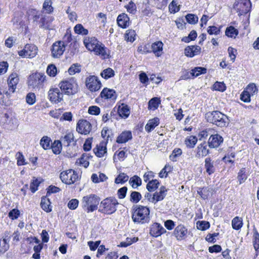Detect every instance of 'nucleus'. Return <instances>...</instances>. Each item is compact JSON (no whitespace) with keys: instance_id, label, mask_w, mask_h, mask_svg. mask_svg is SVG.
Masks as SVG:
<instances>
[{"instance_id":"2","label":"nucleus","mask_w":259,"mask_h":259,"mask_svg":"<svg viewBox=\"0 0 259 259\" xmlns=\"http://www.w3.org/2000/svg\"><path fill=\"white\" fill-rule=\"evenodd\" d=\"M206 120L218 126H226L229 122L228 116L219 111L208 112L205 114Z\"/></svg>"},{"instance_id":"62","label":"nucleus","mask_w":259,"mask_h":259,"mask_svg":"<svg viewBox=\"0 0 259 259\" xmlns=\"http://www.w3.org/2000/svg\"><path fill=\"white\" fill-rule=\"evenodd\" d=\"M17 164L18 165H24L26 164L25 162V158L21 152H18L17 153Z\"/></svg>"},{"instance_id":"1","label":"nucleus","mask_w":259,"mask_h":259,"mask_svg":"<svg viewBox=\"0 0 259 259\" xmlns=\"http://www.w3.org/2000/svg\"><path fill=\"white\" fill-rule=\"evenodd\" d=\"M132 220L135 223L143 224L150 221V210L148 207L142 205H136L133 208Z\"/></svg>"},{"instance_id":"39","label":"nucleus","mask_w":259,"mask_h":259,"mask_svg":"<svg viewBox=\"0 0 259 259\" xmlns=\"http://www.w3.org/2000/svg\"><path fill=\"white\" fill-rule=\"evenodd\" d=\"M242 225V220L238 217H235L232 221V228L235 230H238L240 229Z\"/></svg>"},{"instance_id":"49","label":"nucleus","mask_w":259,"mask_h":259,"mask_svg":"<svg viewBox=\"0 0 259 259\" xmlns=\"http://www.w3.org/2000/svg\"><path fill=\"white\" fill-rule=\"evenodd\" d=\"M57 69L56 66L54 64L49 65L47 69V74L52 77H54L57 74Z\"/></svg>"},{"instance_id":"61","label":"nucleus","mask_w":259,"mask_h":259,"mask_svg":"<svg viewBox=\"0 0 259 259\" xmlns=\"http://www.w3.org/2000/svg\"><path fill=\"white\" fill-rule=\"evenodd\" d=\"M40 184V182L37 179L33 180L30 183V189L32 193H34L37 190V188Z\"/></svg>"},{"instance_id":"44","label":"nucleus","mask_w":259,"mask_h":259,"mask_svg":"<svg viewBox=\"0 0 259 259\" xmlns=\"http://www.w3.org/2000/svg\"><path fill=\"white\" fill-rule=\"evenodd\" d=\"M101 76L106 79H107L109 78H111L114 75V71L113 70L110 68H108L107 69H104L101 73Z\"/></svg>"},{"instance_id":"36","label":"nucleus","mask_w":259,"mask_h":259,"mask_svg":"<svg viewBox=\"0 0 259 259\" xmlns=\"http://www.w3.org/2000/svg\"><path fill=\"white\" fill-rule=\"evenodd\" d=\"M129 183L134 189H136L141 185L142 180L139 177L135 175L130 178Z\"/></svg>"},{"instance_id":"31","label":"nucleus","mask_w":259,"mask_h":259,"mask_svg":"<svg viewBox=\"0 0 259 259\" xmlns=\"http://www.w3.org/2000/svg\"><path fill=\"white\" fill-rule=\"evenodd\" d=\"M159 120L157 117L149 120L145 125V130L148 133L150 132L159 124Z\"/></svg>"},{"instance_id":"47","label":"nucleus","mask_w":259,"mask_h":259,"mask_svg":"<svg viewBox=\"0 0 259 259\" xmlns=\"http://www.w3.org/2000/svg\"><path fill=\"white\" fill-rule=\"evenodd\" d=\"M128 176L124 173H120L115 179V183L116 184H123L127 182L128 180Z\"/></svg>"},{"instance_id":"12","label":"nucleus","mask_w":259,"mask_h":259,"mask_svg":"<svg viewBox=\"0 0 259 259\" xmlns=\"http://www.w3.org/2000/svg\"><path fill=\"white\" fill-rule=\"evenodd\" d=\"M91 123L85 119L79 120L76 126V131L81 134L88 135L92 130Z\"/></svg>"},{"instance_id":"40","label":"nucleus","mask_w":259,"mask_h":259,"mask_svg":"<svg viewBox=\"0 0 259 259\" xmlns=\"http://www.w3.org/2000/svg\"><path fill=\"white\" fill-rule=\"evenodd\" d=\"M51 139L48 136H44L40 141V145L45 150L49 149L50 148V143Z\"/></svg>"},{"instance_id":"13","label":"nucleus","mask_w":259,"mask_h":259,"mask_svg":"<svg viewBox=\"0 0 259 259\" xmlns=\"http://www.w3.org/2000/svg\"><path fill=\"white\" fill-rule=\"evenodd\" d=\"M60 88L51 89L48 92V97L52 102L58 103L63 100V95Z\"/></svg>"},{"instance_id":"19","label":"nucleus","mask_w":259,"mask_h":259,"mask_svg":"<svg viewBox=\"0 0 259 259\" xmlns=\"http://www.w3.org/2000/svg\"><path fill=\"white\" fill-rule=\"evenodd\" d=\"M207 145L206 142H203L199 144L196 148V153L195 157L201 158L206 156L209 153V151L207 149Z\"/></svg>"},{"instance_id":"33","label":"nucleus","mask_w":259,"mask_h":259,"mask_svg":"<svg viewBox=\"0 0 259 259\" xmlns=\"http://www.w3.org/2000/svg\"><path fill=\"white\" fill-rule=\"evenodd\" d=\"M61 143L65 146H69L74 141V135L72 133H68L61 138Z\"/></svg>"},{"instance_id":"28","label":"nucleus","mask_w":259,"mask_h":259,"mask_svg":"<svg viewBox=\"0 0 259 259\" xmlns=\"http://www.w3.org/2000/svg\"><path fill=\"white\" fill-rule=\"evenodd\" d=\"M118 113L122 118H127L130 114V107L125 104H122L118 107Z\"/></svg>"},{"instance_id":"9","label":"nucleus","mask_w":259,"mask_h":259,"mask_svg":"<svg viewBox=\"0 0 259 259\" xmlns=\"http://www.w3.org/2000/svg\"><path fill=\"white\" fill-rule=\"evenodd\" d=\"M37 53V48L32 44H27L24 48L18 52L20 56L23 58H33Z\"/></svg>"},{"instance_id":"16","label":"nucleus","mask_w":259,"mask_h":259,"mask_svg":"<svg viewBox=\"0 0 259 259\" xmlns=\"http://www.w3.org/2000/svg\"><path fill=\"white\" fill-rule=\"evenodd\" d=\"M167 191V190L164 186H161L159 192H156L154 193L151 202L155 204L157 202L162 200L166 196Z\"/></svg>"},{"instance_id":"35","label":"nucleus","mask_w":259,"mask_h":259,"mask_svg":"<svg viewBox=\"0 0 259 259\" xmlns=\"http://www.w3.org/2000/svg\"><path fill=\"white\" fill-rule=\"evenodd\" d=\"M106 50V48L104 45L99 42L98 45H97V47H95L92 51H94L96 55H101L102 56L105 57L107 55Z\"/></svg>"},{"instance_id":"37","label":"nucleus","mask_w":259,"mask_h":259,"mask_svg":"<svg viewBox=\"0 0 259 259\" xmlns=\"http://www.w3.org/2000/svg\"><path fill=\"white\" fill-rule=\"evenodd\" d=\"M238 30L234 27L230 26L228 27L225 31L226 35L229 37L235 38L238 34Z\"/></svg>"},{"instance_id":"21","label":"nucleus","mask_w":259,"mask_h":259,"mask_svg":"<svg viewBox=\"0 0 259 259\" xmlns=\"http://www.w3.org/2000/svg\"><path fill=\"white\" fill-rule=\"evenodd\" d=\"M201 48L198 46L187 47L184 50L185 55L189 57H193L200 53Z\"/></svg>"},{"instance_id":"51","label":"nucleus","mask_w":259,"mask_h":259,"mask_svg":"<svg viewBox=\"0 0 259 259\" xmlns=\"http://www.w3.org/2000/svg\"><path fill=\"white\" fill-rule=\"evenodd\" d=\"M159 103V101L157 98H153L149 101V108L150 109H157L158 107Z\"/></svg>"},{"instance_id":"60","label":"nucleus","mask_w":259,"mask_h":259,"mask_svg":"<svg viewBox=\"0 0 259 259\" xmlns=\"http://www.w3.org/2000/svg\"><path fill=\"white\" fill-rule=\"evenodd\" d=\"M88 112L90 114L97 115L100 113V109L97 106H92L89 108Z\"/></svg>"},{"instance_id":"14","label":"nucleus","mask_w":259,"mask_h":259,"mask_svg":"<svg viewBox=\"0 0 259 259\" xmlns=\"http://www.w3.org/2000/svg\"><path fill=\"white\" fill-rule=\"evenodd\" d=\"M166 232V230L160 224L155 223L150 226L149 234L152 237H157Z\"/></svg>"},{"instance_id":"38","label":"nucleus","mask_w":259,"mask_h":259,"mask_svg":"<svg viewBox=\"0 0 259 259\" xmlns=\"http://www.w3.org/2000/svg\"><path fill=\"white\" fill-rule=\"evenodd\" d=\"M159 185V182L157 180H152L149 181L147 184L146 188L149 192H153L158 188Z\"/></svg>"},{"instance_id":"11","label":"nucleus","mask_w":259,"mask_h":259,"mask_svg":"<svg viewBox=\"0 0 259 259\" xmlns=\"http://www.w3.org/2000/svg\"><path fill=\"white\" fill-rule=\"evenodd\" d=\"M66 45L64 41H57L53 44L51 48L52 55L54 58H59L63 54Z\"/></svg>"},{"instance_id":"25","label":"nucleus","mask_w":259,"mask_h":259,"mask_svg":"<svg viewBox=\"0 0 259 259\" xmlns=\"http://www.w3.org/2000/svg\"><path fill=\"white\" fill-rule=\"evenodd\" d=\"M132 139V134L131 131L122 132L117 138L116 142L118 143H125Z\"/></svg>"},{"instance_id":"42","label":"nucleus","mask_w":259,"mask_h":259,"mask_svg":"<svg viewBox=\"0 0 259 259\" xmlns=\"http://www.w3.org/2000/svg\"><path fill=\"white\" fill-rule=\"evenodd\" d=\"M206 70L204 67H197L191 70V74L192 76L197 77L200 74L206 73Z\"/></svg>"},{"instance_id":"43","label":"nucleus","mask_w":259,"mask_h":259,"mask_svg":"<svg viewBox=\"0 0 259 259\" xmlns=\"http://www.w3.org/2000/svg\"><path fill=\"white\" fill-rule=\"evenodd\" d=\"M247 178V175L246 174L245 168H241L238 173L237 179L239 184L244 183Z\"/></svg>"},{"instance_id":"22","label":"nucleus","mask_w":259,"mask_h":259,"mask_svg":"<svg viewBox=\"0 0 259 259\" xmlns=\"http://www.w3.org/2000/svg\"><path fill=\"white\" fill-rule=\"evenodd\" d=\"M99 41L95 37H86L83 40V44L87 49L92 51L95 47H97Z\"/></svg>"},{"instance_id":"64","label":"nucleus","mask_w":259,"mask_h":259,"mask_svg":"<svg viewBox=\"0 0 259 259\" xmlns=\"http://www.w3.org/2000/svg\"><path fill=\"white\" fill-rule=\"evenodd\" d=\"M253 237H254V241H253L254 247L256 250H257L258 248H259V234L256 231H255L254 232Z\"/></svg>"},{"instance_id":"29","label":"nucleus","mask_w":259,"mask_h":259,"mask_svg":"<svg viewBox=\"0 0 259 259\" xmlns=\"http://www.w3.org/2000/svg\"><path fill=\"white\" fill-rule=\"evenodd\" d=\"M163 44L160 41H156L151 45L152 52L157 57H159L162 54V48Z\"/></svg>"},{"instance_id":"46","label":"nucleus","mask_w":259,"mask_h":259,"mask_svg":"<svg viewBox=\"0 0 259 259\" xmlns=\"http://www.w3.org/2000/svg\"><path fill=\"white\" fill-rule=\"evenodd\" d=\"M74 30L76 34L81 35H87L89 32L88 29L84 28L81 24L76 25L74 28Z\"/></svg>"},{"instance_id":"18","label":"nucleus","mask_w":259,"mask_h":259,"mask_svg":"<svg viewBox=\"0 0 259 259\" xmlns=\"http://www.w3.org/2000/svg\"><path fill=\"white\" fill-rule=\"evenodd\" d=\"M54 20V18L50 16H42L40 18L39 27L45 29L50 30L51 29L52 23Z\"/></svg>"},{"instance_id":"53","label":"nucleus","mask_w":259,"mask_h":259,"mask_svg":"<svg viewBox=\"0 0 259 259\" xmlns=\"http://www.w3.org/2000/svg\"><path fill=\"white\" fill-rule=\"evenodd\" d=\"M245 90L247 93L252 96L257 93V89L254 84L252 83L249 84Z\"/></svg>"},{"instance_id":"26","label":"nucleus","mask_w":259,"mask_h":259,"mask_svg":"<svg viewBox=\"0 0 259 259\" xmlns=\"http://www.w3.org/2000/svg\"><path fill=\"white\" fill-rule=\"evenodd\" d=\"M47 197L46 195L41 198L40 206L44 211L50 212L52 210V206L51 205V202L50 199Z\"/></svg>"},{"instance_id":"24","label":"nucleus","mask_w":259,"mask_h":259,"mask_svg":"<svg viewBox=\"0 0 259 259\" xmlns=\"http://www.w3.org/2000/svg\"><path fill=\"white\" fill-rule=\"evenodd\" d=\"M95 155L98 157H102L107 153L106 144L104 142H101L93 149Z\"/></svg>"},{"instance_id":"6","label":"nucleus","mask_w":259,"mask_h":259,"mask_svg":"<svg viewBox=\"0 0 259 259\" xmlns=\"http://www.w3.org/2000/svg\"><path fill=\"white\" fill-rule=\"evenodd\" d=\"M251 4L250 0H239L234 5V9L238 13V16H242L249 13L251 10Z\"/></svg>"},{"instance_id":"55","label":"nucleus","mask_w":259,"mask_h":259,"mask_svg":"<svg viewBox=\"0 0 259 259\" xmlns=\"http://www.w3.org/2000/svg\"><path fill=\"white\" fill-rule=\"evenodd\" d=\"M135 31L133 30H128L125 34V38L129 41L133 42L135 40Z\"/></svg>"},{"instance_id":"32","label":"nucleus","mask_w":259,"mask_h":259,"mask_svg":"<svg viewBox=\"0 0 259 259\" xmlns=\"http://www.w3.org/2000/svg\"><path fill=\"white\" fill-rule=\"evenodd\" d=\"M50 148L55 154H59L62 148V144L60 140H55Z\"/></svg>"},{"instance_id":"50","label":"nucleus","mask_w":259,"mask_h":259,"mask_svg":"<svg viewBox=\"0 0 259 259\" xmlns=\"http://www.w3.org/2000/svg\"><path fill=\"white\" fill-rule=\"evenodd\" d=\"M186 19L188 23L192 24H195L197 23L198 18L194 14H189L186 16Z\"/></svg>"},{"instance_id":"56","label":"nucleus","mask_w":259,"mask_h":259,"mask_svg":"<svg viewBox=\"0 0 259 259\" xmlns=\"http://www.w3.org/2000/svg\"><path fill=\"white\" fill-rule=\"evenodd\" d=\"M9 248V242L4 240H0V252L5 253Z\"/></svg>"},{"instance_id":"5","label":"nucleus","mask_w":259,"mask_h":259,"mask_svg":"<svg viewBox=\"0 0 259 259\" xmlns=\"http://www.w3.org/2000/svg\"><path fill=\"white\" fill-rule=\"evenodd\" d=\"M59 85L61 91L68 95H74L78 92V84L74 78L63 80Z\"/></svg>"},{"instance_id":"27","label":"nucleus","mask_w":259,"mask_h":259,"mask_svg":"<svg viewBox=\"0 0 259 259\" xmlns=\"http://www.w3.org/2000/svg\"><path fill=\"white\" fill-rule=\"evenodd\" d=\"M204 166L206 172L210 175L215 172L214 162L211 160L210 157H207L205 159Z\"/></svg>"},{"instance_id":"41","label":"nucleus","mask_w":259,"mask_h":259,"mask_svg":"<svg viewBox=\"0 0 259 259\" xmlns=\"http://www.w3.org/2000/svg\"><path fill=\"white\" fill-rule=\"evenodd\" d=\"M197 142V138L195 136H190L185 140V144L188 148H193Z\"/></svg>"},{"instance_id":"48","label":"nucleus","mask_w":259,"mask_h":259,"mask_svg":"<svg viewBox=\"0 0 259 259\" xmlns=\"http://www.w3.org/2000/svg\"><path fill=\"white\" fill-rule=\"evenodd\" d=\"M197 228L200 230H205L208 229L210 227V224L207 221H198L196 223Z\"/></svg>"},{"instance_id":"57","label":"nucleus","mask_w":259,"mask_h":259,"mask_svg":"<svg viewBox=\"0 0 259 259\" xmlns=\"http://www.w3.org/2000/svg\"><path fill=\"white\" fill-rule=\"evenodd\" d=\"M26 101L29 105H33L36 101V97L34 93H29L26 97Z\"/></svg>"},{"instance_id":"34","label":"nucleus","mask_w":259,"mask_h":259,"mask_svg":"<svg viewBox=\"0 0 259 259\" xmlns=\"http://www.w3.org/2000/svg\"><path fill=\"white\" fill-rule=\"evenodd\" d=\"M197 192L201 198L204 200L207 199L209 195L210 189L208 187H198L197 188Z\"/></svg>"},{"instance_id":"15","label":"nucleus","mask_w":259,"mask_h":259,"mask_svg":"<svg viewBox=\"0 0 259 259\" xmlns=\"http://www.w3.org/2000/svg\"><path fill=\"white\" fill-rule=\"evenodd\" d=\"M187 233V229L184 225H179L175 229L174 235L178 240H182L185 238Z\"/></svg>"},{"instance_id":"45","label":"nucleus","mask_w":259,"mask_h":259,"mask_svg":"<svg viewBox=\"0 0 259 259\" xmlns=\"http://www.w3.org/2000/svg\"><path fill=\"white\" fill-rule=\"evenodd\" d=\"M142 198V195L140 192L133 191L130 195V201L135 203H137Z\"/></svg>"},{"instance_id":"17","label":"nucleus","mask_w":259,"mask_h":259,"mask_svg":"<svg viewBox=\"0 0 259 259\" xmlns=\"http://www.w3.org/2000/svg\"><path fill=\"white\" fill-rule=\"evenodd\" d=\"M223 142L222 137L218 134H215L210 137L208 141V144L210 148H217Z\"/></svg>"},{"instance_id":"20","label":"nucleus","mask_w":259,"mask_h":259,"mask_svg":"<svg viewBox=\"0 0 259 259\" xmlns=\"http://www.w3.org/2000/svg\"><path fill=\"white\" fill-rule=\"evenodd\" d=\"M100 96L105 99L115 100L117 98V94L114 90L105 88L101 92Z\"/></svg>"},{"instance_id":"30","label":"nucleus","mask_w":259,"mask_h":259,"mask_svg":"<svg viewBox=\"0 0 259 259\" xmlns=\"http://www.w3.org/2000/svg\"><path fill=\"white\" fill-rule=\"evenodd\" d=\"M71 169L63 171L61 172L60 178L62 182L66 184L70 185L72 184V181H70L71 177Z\"/></svg>"},{"instance_id":"10","label":"nucleus","mask_w":259,"mask_h":259,"mask_svg":"<svg viewBox=\"0 0 259 259\" xmlns=\"http://www.w3.org/2000/svg\"><path fill=\"white\" fill-rule=\"evenodd\" d=\"M85 85L91 92L98 91L101 88L102 84L98 78L95 75H90L85 80Z\"/></svg>"},{"instance_id":"54","label":"nucleus","mask_w":259,"mask_h":259,"mask_svg":"<svg viewBox=\"0 0 259 259\" xmlns=\"http://www.w3.org/2000/svg\"><path fill=\"white\" fill-rule=\"evenodd\" d=\"M68 71L70 75L78 73L80 71V66L78 64H74L69 67Z\"/></svg>"},{"instance_id":"59","label":"nucleus","mask_w":259,"mask_h":259,"mask_svg":"<svg viewBox=\"0 0 259 259\" xmlns=\"http://www.w3.org/2000/svg\"><path fill=\"white\" fill-rule=\"evenodd\" d=\"M43 9L46 10L48 13H52L53 11L52 2L51 1H45L43 4Z\"/></svg>"},{"instance_id":"52","label":"nucleus","mask_w":259,"mask_h":259,"mask_svg":"<svg viewBox=\"0 0 259 259\" xmlns=\"http://www.w3.org/2000/svg\"><path fill=\"white\" fill-rule=\"evenodd\" d=\"M207 31L210 35H218L220 33L221 28L215 26H209L207 28Z\"/></svg>"},{"instance_id":"58","label":"nucleus","mask_w":259,"mask_h":259,"mask_svg":"<svg viewBox=\"0 0 259 259\" xmlns=\"http://www.w3.org/2000/svg\"><path fill=\"white\" fill-rule=\"evenodd\" d=\"M213 89L215 91L224 92L226 90V87L223 82L217 81L213 84Z\"/></svg>"},{"instance_id":"23","label":"nucleus","mask_w":259,"mask_h":259,"mask_svg":"<svg viewBox=\"0 0 259 259\" xmlns=\"http://www.w3.org/2000/svg\"><path fill=\"white\" fill-rule=\"evenodd\" d=\"M117 22L119 26L125 28L130 25V18L126 14L122 13L118 16Z\"/></svg>"},{"instance_id":"8","label":"nucleus","mask_w":259,"mask_h":259,"mask_svg":"<svg viewBox=\"0 0 259 259\" xmlns=\"http://www.w3.org/2000/svg\"><path fill=\"white\" fill-rule=\"evenodd\" d=\"M19 81V77L17 73L13 72L9 75L8 79L9 89L8 91H4V93L7 97L10 96L12 93L15 92Z\"/></svg>"},{"instance_id":"63","label":"nucleus","mask_w":259,"mask_h":259,"mask_svg":"<svg viewBox=\"0 0 259 259\" xmlns=\"http://www.w3.org/2000/svg\"><path fill=\"white\" fill-rule=\"evenodd\" d=\"M78 200L76 199H72L69 201L67 206L70 209L74 210L77 208L78 205Z\"/></svg>"},{"instance_id":"3","label":"nucleus","mask_w":259,"mask_h":259,"mask_svg":"<svg viewBox=\"0 0 259 259\" xmlns=\"http://www.w3.org/2000/svg\"><path fill=\"white\" fill-rule=\"evenodd\" d=\"M100 198L95 194H90L82 197L81 206L87 212H93L98 208Z\"/></svg>"},{"instance_id":"7","label":"nucleus","mask_w":259,"mask_h":259,"mask_svg":"<svg viewBox=\"0 0 259 259\" xmlns=\"http://www.w3.org/2000/svg\"><path fill=\"white\" fill-rule=\"evenodd\" d=\"M46 76L41 73L32 74L28 78V85L33 88L40 89L42 87Z\"/></svg>"},{"instance_id":"4","label":"nucleus","mask_w":259,"mask_h":259,"mask_svg":"<svg viewBox=\"0 0 259 259\" xmlns=\"http://www.w3.org/2000/svg\"><path fill=\"white\" fill-rule=\"evenodd\" d=\"M117 200L113 197L106 198L101 202L100 211L105 214H111L117 210V205H118Z\"/></svg>"}]
</instances>
